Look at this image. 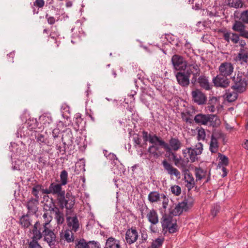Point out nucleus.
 <instances>
[{"instance_id":"obj_52","label":"nucleus","mask_w":248,"mask_h":248,"mask_svg":"<svg viewBox=\"0 0 248 248\" xmlns=\"http://www.w3.org/2000/svg\"><path fill=\"white\" fill-rule=\"evenodd\" d=\"M240 19L244 23L248 24V10L244 11L241 13Z\"/></svg>"},{"instance_id":"obj_15","label":"nucleus","mask_w":248,"mask_h":248,"mask_svg":"<svg viewBox=\"0 0 248 248\" xmlns=\"http://www.w3.org/2000/svg\"><path fill=\"white\" fill-rule=\"evenodd\" d=\"M227 77H223L220 74L217 75L213 78V83L216 87H220L226 88L229 86L230 80L227 78Z\"/></svg>"},{"instance_id":"obj_33","label":"nucleus","mask_w":248,"mask_h":248,"mask_svg":"<svg viewBox=\"0 0 248 248\" xmlns=\"http://www.w3.org/2000/svg\"><path fill=\"white\" fill-rule=\"evenodd\" d=\"M248 59V52L246 48H241L240 50L238 55L236 58L237 61L240 62L242 63L243 62H246Z\"/></svg>"},{"instance_id":"obj_63","label":"nucleus","mask_w":248,"mask_h":248,"mask_svg":"<svg viewBox=\"0 0 248 248\" xmlns=\"http://www.w3.org/2000/svg\"><path fill=\"white\" fill-rule=\"evenodd\" d=\"M134 142L138 145L140 144V140L138 136H136L134 138Z\"/></svg>"},{"instance_id":"obj_13","label":"nucleus","mask_w":248,"mask_h":248,"mask_svg":"<svg viewBox=\"0 0 248 248\" xmlns=\"http://www.w3.org/2000/svg\"><path fill=\"white\" fill-rule=\"evenodd\" d=\"M43 236L44 240L47 242L50 247L53 246L56 241V235L48 227L43 228Z\"/></svg>"},{"instance_id":"obj_25","label":"nucleus","mask_w":248,"mask_h":248,"mask_svg":"<svg viewBox=\"0 0 248 248\" xmlns=\"http://www.w3.org/2000/svg\"><path fill=\"white\" fill-rule=\"evenodd\" d=\"M184 175V179L186 183V186L189 189H190L193 188L195 185L194 179L192 175L187 170L185 171Z\"/></svg>"},{"instance_id":"obj_27","label":"nucleus","mask_w":248,"mask_h":248,"mask_svg":"<svg viewBox=\"0 0 248 248\" xmlns=\"http://www.w3.org/2000/svg\"><path fill=\"white\" fill-rule=\"evenodd\" d=\"M148 221L152 225H155L158 223V215L155 210L152 209L149 211L147 214Z\"/></svg>"},{"instance_id":"obj_21","label":"nucleus","mask_w":248,"mask_h":248,"mask_svg":"<svg viewBox=\"0 0 248 248\" xmlns=\"http://www.w3.org/2000/svg\"><path fill=\"white\" fill-rule=\"evenodd\" d=\"M176 77L178 83L182 86H187L189 84V76L182 72H178Z\"/></svg>"},{"instance_id":"obj_45","label":"nucleus","mask_w":248,"mask_h":248,"mask_svg":"<svg viewBox=\"0 0 248 248\" xmlns=\"http://www.w3.org/2000/svg\"><path fill=\"white\" fill-rule=\"evenodd\" d=\"M44 222L43 224V228L48 227V225L52 220V217L47 213H45L43 215Z\"/></svg>"},{"instance_id":"obj_47","label":"nucleus","mask_w":248,"mask_h":248,"mask_svg":"<svg viewBox=\"0 0 248 248\" xmlns=\"http://www.w3.org/2000/svg\"><path fill=\"white\" fill-rule=\"evenodd\" d=\"M170 233H172L175 232L178 230V226L177 225L176 220H174L170 226L166 227Z\"/></svg>"},{"instance_id":"obj_51","label":"nucleus","mask_w":248,"mask_h":248,"mask_svg":"<svg viewBox=\"0 0 248 248\" xmlns=\"http://www.w3.org/2000/svg\"><path fill=\"white\" fill-rule=\"evenodd\" d=\"M37 240H32L31 241L29 244L28 248H42L39 244Z\"/></svg>"},{"instance_id":"obj_24","label":"nucleus","mask_w":248,"mask_h":248,"mask_svg":"<svg viewBox=\"0 0 248 248\" xmlns=\"http://www.w3.org/2000/svg\"><path fill=\"white\" fill-rule=\"evenodd\" d=\"M142 137L145 142L149 141L150 143H155V141L158 140L160 138L155 134L152 135L146 131L142 132Z\"/></svg>"},{"instance_id":"obj_16","label":"nucleus","mask_w":248,"mask_h":248,"mask_svg":"<svg viewBox=\"0 0 248 248\" xmlns=\"http://www.w3.org/2000/svg\"><path fill=\"white\" fill-rule=\"evenodd\" d=\"M162 164L164 170H166L170 176L174 175L177 179L181 178L180 172L176 168L173 167L172 165L169 163L166 159L163 160Z\"/></svg>"},{"instance_id":"obj_55","label":"nucleus","mask_w":248,"mask_h":248,"mask_svg":"<svg viewBox=\"0 0 248 248\" xmlns=\"http://www.w3.org/2000/svg\"><path fill=\"white\" fill-rule=\"evenodd\" d=\"M148 239V234L146 231H143L141 233V238H140V243H143L146 242Z\"/></svg>"},{"instance_id":"obj_60","label":"nucleus","mask_w":248,"mask_h":248,"mask_svg":"<svg viewBox=\"0 0 248 248\" xmlns=\"http://www.w3.org/2000/svg\"><path fill=\"white\" fill-rule=\"evenodd\" d=\"M60 133L59 129H54L52 131V136L54 138H57L58 137Z\"/></svg>"},{"instance_id":"obj_39","label":"nucleus","mask_w":248,"mask_h":248,"mask_svg":"<svg viewBox=\"0 0 248 248\" xmlns=\"http://www.w3.org/2000/svg\"><path fill=\"white\" fill-rule=\"evenodd\" d=\"M218 149V143L217 140L211 138L209 149L213 153H216L217 152Z\"/></svg>"},{"instance_id":"obj_31","label":"nucleus","mask_w":248,"mask_h":248,"mask_svg":"<svg viewBox=\"0 0 248 248\" xmlns=\"http://www.w3.org/2000/svg\"><path fill=\"white\" fill-rule=\"evenodd\" d=\"M187 68V74L188 75L192 74L195 78L199 76L200 70L197 65L191 64L188 65Z\"/></svg>"},{"instance_id":"obj_1","label":"nucleus","mask_w":248,"mask_h":248,"mask_svg":"<svg viewBox=\"0 0 248 248\" xmlns=\"http://www.w3.org/2000/svg\"><path fill=\"white\" fill-rule=\"evenodd\" d=\"M248 79V69L246 75L238 72L232 78L233 85L232 88L235 91L239 93H242L245 91L247 86Z\"/></svg>"},{"instance_id":"obj_40","label":"nucleus","mask_w":248,"mask_h":248,"mask_svg":"<svg viewBox=\"0 0 248 248\" xmlns=\"http://www.w3.org/2000/svg\"><path fill=\"white\" fill-rule=\"evenodd\" d=\"M22 226L24 228H28L31 225V220L28 216H23L20 220Z\"/></svg>"},{"instance_id":"obj_32","label":"nucleus","mask_w":248,"mask_h":248,"mask_svg":"<svg viewBox=\"0 0 248 248\" xmlns=\"http://www.w3.org/2000/svg\"><path fill=\"white\" fill-rule=\"evenodd\" d=\"M108 248H121L120 241L113 237H109L106 242Z\"/></svg>"},{"instance_id":"obj_9","label":"nucleus","mask_w":248,"mask_h":248,"mask_svg":"<svg viewBox=\"0 0 248 248\" xmlns=\"http://www.w3.org/2000/svg\"><path fill=\"white\" fill-rule=\"evenodd\" d=\"M215 118V115L200 113L195 116L194 120L197 124L208 125L209 124H211L214 121Z\"/></svg>"},{"instance_id":"obj_26","label":"nucleus","mask_w":248,"mask_h":248,"mask_svg":"<svg viewBox=\"0 0 248 248\" xmlns=\"http://www.w3.org/2000/svg\"><path fill=\"white\" fill-rule=\"evenodd\" d=\"M38 200L34 199H31L27 204V207L29 212L31 214H35L37 211Z\"/></svg>"},{"instance_id":"obj_54","label":"nucleus","mask_w":248,"mask_h":248,"mask_svg":"<svg viewBox=\"0 0 248 248\" xmlns=\"http://www.w3.org/2000/svg\"><path fill=\"white\" fill-rule=\"evenodd\" d=\"M88 243V248H100V244L98 242L94 241H89Z\"/></svg>"},{"instance_id":"obj_46","label":"nucleus","mask_w":248,"mask_h":248,"mask_svg":"<svg viewBox=\"0 0 248 248\" xmlns=\"http://www.w3.org/2000/svg\"><path fill=\"white\" fill-rule=\"evenodd\" d=\"M43 189H45L43 188L42 185H36L34 186V187L32 188V193L36 198H39V196L38 195V192L39 191H41L42 192Z\"/></svg>"},{"instance_id":"obj_20","label":"nucleus","mask_w":248,"mask_h":248,"mask_svg":"<svg viewBox=\"0 0 248 248\" xmlns=\"http://www.w3.org/2000/svg\"><path fill=\"white\" fill-rule=\"evenodd\" d=\"M72 215H66V222L70 230L76 232L79 227V223L76 215L71 217Z\"/></svg>"},{"instance_id":"obj_8","label":"nucleus","mask_w":248,"mask_h":248,"mask_svg":"<svg viewBox=\"0 0 248 248\" xmlns=\"http://www.w3.org/2000/svg\"><path fill=\"white\" fill-rule=\"evenodd\" d=\"M148 200L151 203L158 202L162 201V207L166 209L168 205L169 202L168 198L163 193H159L154 191L149 193L148 196Z\"/></svg>"},{"instance_id":"obj_10","label":"nucleus","mask_w":248,"mask_h":248,"mask_svg":"<svg viewBox=\"0 0 248 248\" xmlns=\"http://www.w3.org/2000/svg\"><path fill=\"white\" fill-rule=\"evenodd\" d=\"M139 233L135 227L128 229L125 233V241L128 245L136 242L139 238Z\"/></svg>"},{"instance_id":"obj_29","label":"nucleus","mask_w":248,"mask_h":248,"mask_svg":"<svg viewBox=\"0 0 248 248\" xmlns=\"http://www.w3.org/2000/svg\"><path fill=\"white\" fill-rule=\"evenodd\" d=\"M172 157V160L174 165L178 167H184L186 166L185 160L180 156H178L175 153H171L170 154Z\"/></svg>"},{"instance_id":"obj_58","label":"nucleus","mask_w":248,"mask_h":248,"mask_svg":"<svg viewBox=\"0 0 248 248\" xmlns=\"http://www.w3.org/2000/svg\"><path fill=\"white\" fill-rule=\"evenodd\" d=\"M37 141L39 142L40 143H44L45 142V138L44 135L42 134H38L36 137Z\"/></svg>"},{"instance_id":"obj_34","label":"nucleus","mask_w":248,"mask_h":248,"mask_svg":"<svg viewBox=\"0 0 248 248\" xmlns=\"http://www.w3.org/2000/svg\"><path fill=\"white\" fill-rule=\"evenodd\" d=\"M194 172L196 176V181L201 180L206 176L207 174V171L201 168H195L194 169Z\"/></svg>"},{"instance_id":"obj_22","label":"nucleus","mask_w":248,"mask_h":248,"mask_svg":"<svg viewBox=\"0 0 248 248\" xmlns=\"http://www.w3.org/2000/svg\"><path fill=\"white\" fill-rule=\"evenodd\" d=\"M50 211H53L55 213V219L58 224H62L64 221V216L62 212H61L59 209L57 207H50L49 208Z\"/></svg>"},{"instance_id":"obj_7","label":"nucleus","mask_w":248,"mask_h":248,"mask_svg":"<svg viewBox=\"0 0 248 248\" xmlns=\"http://www.w3.org/2000/svg\"><path fill=\"white\" fill-rule=\"evenodd\" d=\"M62 185L60 184L56 183H52L50 185L48 188L42 190V194H51L53 195H57V199L59 200L60 198L63 197L65 195L64 190L62 189Z\"/></svg>"},{"instance_id":"obj_53","label":"nucleus","mask_w":248,"mask_h":248,"mask_svg":"<svg viewBox=\"0 0 248 248\" xmlns=\"http://www.w3.org/2000/svg\"><path fill=\"white\" fill-rule=\"evenodd\" d=\"M45 5V1L44 0H35L33 3V6L36 7L38 8H42Z\"/></svg>"},{"instance_id":"obj_17","label":"nucleus","mask_w":248,"mask_h":248,"mask_svg":"<svg viewBox=\"0 0 248 248\" xmlns=\"http://www.w3.org/2000/svg\"><path fill=\"white\" fill-rule=\"evenodd\" d=\"M232 29L239 32L240 36L248 39V31L246 30V26L242 22L235 21L232 27Z\"/></svg>"},{"instance_id":"obj_50","label":"nucleus","mask_w":248,"mask_h":248,"mask_svg":"<svg viewBox=\"0 0 248 248\" xmlns=\"http://www.w3.org/2000/svg\"><path fill=\"white\" fill-rule=\"evenodd\" d=\"M88 243H87L84 239L80 240L76 244V248H88Z\"/></svg>"},{"instance_id":"obj_41","label":"nucleus","mask_w":248,"mask_h":248,"mask_svg":"<svg viewBox=\"0 0 248 248\" xmlns=\"http://www.w3.org/2000/svg\"><path fill=\"white\" fill-rule=\"evenodd\" d=\"M164 241V238L163 237H159L155 240L152 243V248H159L160 247Z\"/></svg>"},{"instance_id":"obj_42","label":"nucleus","mask_w":248,"mask_h":248,"mask_svg":"<svg viewBox=\"0 0 248 248\" xmlns=\"http://www.w3.org/2000/svg\"><path fill=\"white\" fill-rule=\"evenodd\" d=\"M218 158L219 159V165L227 166L229 164L228 158L225 155H222L220 153L218 154Z\"/></svg>"},{"instance_id":"obj_48","label":"nucleus","mask_w":248,"mask_h":248,"mask_svg":"<svg viewBox=\"0 0 248 248\" xmlns=\"http://www.w3.org/2000/svg\"><path fill=\"white\" fill-rule=\"evenodd\" d=\"M223 134L220 130H217L213 133L211 139H214L217 140L218 139L223 138Z\"/></svg>"},{"instance_id":"obj_56","label":"nucleus","mask_w":248,"mask_h":248,"mask_svg":"<svg viewBox=\"0 0 248 248\" xmlns=\"http://www.w3.org/2000/svg\"><path fill=\"white\" fill-rule=\"evenodd\" d=\"M53 206L56 207L55 204L52 202V200H51V201L47 202L46 203H45V204L44 205V209L46 210L50 211V210H49V208L50 207H53Z\"/></svg>"},{"instance_id":"obj_23","label":"nucleus","mask_w":248,"mask_h":248,"mask_svg":"<svg viewBox=\"0 0 248 248\" xmlns=\"http://www.w3.org/2000/svg\"><path fill=\"white\" fill-rule=\"evenodd\" d=\"M240 34L238 35L235 33H231L226 32L223 34V38L227 42L231 40L234 44H237L239 41Z\"/></svg>"},{"instance_id":"obj_28","label":"nucleus","mask_w":248,"mask_h":248,"mask_svg":"<svg viewBox=\"0 0 248 248\" xmlns=\"http://www.w3.org/2000/svg\"><path fill=\"white\" fill-rule=\"evenodd\" d=\"M198 82L200 86L206 90H210L212 89V85L210 84L207 78L204 76H200L198 78Z\"/></svg>"},{"instance_id":"obj_11","label":"nucleus","mask_w":248,"mask_h":248,"mask_svg":"<svg viewBox=\"0 0 248 248\" xmlns=\"http://www.w3.org/2000/svg\"><path fill=\"white\" fill-rule=\"evenodd\" d=\"M174 68L176 70H183L186 67V62L184 58L178 55H174L171 58Z\"/></svg>"},{"instance_id":"obj_64","label":"nucleus","mask_w":248,"mask_h":248,"mask_svg":"<svg viewBox=\"0 0 248 248\" xmlns=\"http://www.w3.org/2000/svg\"><path fill=\"white\" fill-rule=\"evenodd\" d=\"M222 170L223 171V174H222V176L223 177H224L226 176L227 174L226 169L225 167H223L222 168Z\"/></svg>"},{"instance_id":"obj_61","label":"nucleus","mask_w":248,"mask_h":248,"mask_svg":"<svg viewBox=\"0 0 248 248\" xmlns=\"http://www.w3.org/2000/svg\"><path fill=\"white\" fill-rule=\"evenodd\" d=\"M239 46H241L242 48H245L244 47L246 45V43L244 40H240L239 41Z\"/></svg>"},{"instance_id":"obj_2","label":"nucleus","mask_w":248,"mask_h":248,"mask_svg":"<svg viewBox=\"0 0 248 248\" xmlns=\"http://www.w3.org/2000/svg\"><path fill=\"white\" fill-rule=\"evenodd\" d=\"M203 150V145L198 142L194 146L187 147L182 150V153L186 159L189 158L190 162H194L198 160V155H201Z\"/></svg>"},{"instance_id":"obj_44","label":"nucleus","mask_w":248,"mask_h":248,"mask_svg":"<svg viewBox=\"0 0 248 248\" xmlns=\"http://www.w3.org/2000/svg\"><path fill=\"white\" fill-rule=\"evenodd\" d=\"M237 93L235 92H227L226 93V98L229 102H233L237 98Z\"/></svg>"},{"instance_id":"obj_14","label":"nucleus","mask_w":248,"mask_h":248,"mask_svg":"<svg viewBox=\"0 0 248 248\" xmlns=\"http://www.w3.org/2000/svg\"><path fill=\"white\" fill-rule=\"evenodd\" d=\"M41 224L38 221L36 222L30 229L29 237L32 240H40L43 237V232H41Z\"/></svg>"},{"instance_id":"obj_30","label":"nucleus","mask_w":248,"mask_h":248,"mask_svg":"<svg viewBox=\"0 0 248 248\" xmlns=\"http://www.w3.org/2000/svg\"><path fill=\"white\" fill-rule=\"evenodd\" d=\"M218 104V101L216 97H211L208 102L207 109L210 112H214L216 109V106Z\"/></svg>"},{"instance_id":"obj_49","label":"nucleus","mask_w":248,"mask_h":248,"mask_svg":"<svg viewBox=\"0 0 248 248\" xmlns=\"http://www.w3.org/2000/svg\"><path fill=\"white\" fill-rule=\"evenodd\" d=\"M171 191L175 196H179L181 193V188L178 186H173L170 187Z\"/></svg>"},{"instance_id":"obj_36","label":"nucleus","mask_w":248,"mask_h":248,"mask_svg":"<svg viewBox=\"0 0 248 248\" xmlns=\"http://www.w3.org/2000/svg\"><path fill=\"white\" fill-rule=\"evenodd\" d=\"M73 231L68 229L64 231L63 234L61 236L62 239H65L68 243L72 242L74 240Z\"/></svg>"},{"instance_id":"obj_3","label":"nucleus","mask_w":248,"mask_h":248,"mask_svg":"<svg viewBox=\"0 0 248 248\" xmlns=\"http://www.w3.org/2000/svg\"><path fill=\"white\" fill-rule=\"evenodd\" d=\"M147 151L149 153L150 157L154 158H157L162 155V152L160 151V148H163L165 151L166 149H169L168 143L166 142L161 137L159 138L157 141L155 143H152Z\"/></svg>"},{"instance_id":"obj_5","label":"nucleus","mask_w":248,"mask_h":248,"mask_svg":"<svg viewBox=\"0 0 248 248\" xmlns=\"http://www.w3.org/2000/svg\"><path fill=\"white\" fill-rule=\"evenodd\" d=\"M193 198L188 196L186 197L184 200L180 202H179L172 211V214L174 216H178L181 215L183 212L187 211L190 208L194 203Z\"/></svg>"},{"instance_id":"obj_59","label":"nucleus","mask_w":248,"mask_h":248,"mask_svg":"<svg viewBox=\"0 0 248 248\" xmlns=\"http://www.w3.org/2000/svg\"><path fill=\"white\" fill-rule=\"evenodd\" d=\"M220 209V207L218 205H216L214 207V208L212 210L211 214L213 217H215L216 215L217 214L218 212Z\"/></svg>"},{"instance_id":"obj_62","label":"nucleus","mask_w":248,"mask_h":248,"mask_svg":"<svg viewBox=\"0 0 248 248\" xmlns=\"http://www.w3.org/2000/svg\"><path fill=\"white\" fill-rule=\"evenodd\" d=\"M150 230L153 232H157V228L155 226V225L151 224L150 227Z\"/></svg>"},{"instance_id":"obj_12","label":"nucleus","mask_w":248,"mask_h":248,"mask_svg":"<svg viewBox=\"0 0 248 248\" xmlns=\"http://www.w3.org/2000/svg\"><path fill=\"white\" fill-rule=\"evenodd\" d=\"M233 69L232 64L229 62H223L218 67L219 74L223 77L231 76L233 72Z\"/></svg>"},{"instance_id":"obj_37","label":"nucleus","mask_w":248,"mask_h":248,"mask_svg":"<svg viewBox=\"0 0 248 248\" xmlns=\"http://www.w3.org/2000/svg\"><path fill=\"white\" fill-rule=\"evenodd\" d=\"M176 219H174L173 218V217L171 216H165L163 217V220L162 222V226L163 229L165 228L166 227H168L170 225L171 223H172L174 220Z\"/></svg>"},{"instance_id":"obj_6","label":"nucleus","mask_w":248,"mask_h":248,"mask_svg":"<svg viewBox=\"0 0 248 248\" xmlns=\"http://www.w3.org/2000/svg\"><path fill=\"white\" fill-rule=\"evenodd\" d=\"M61 206L63 207L64 206L66 209L65 213L66 215H73V207L75 204V197L69 193H67L66 194V199L65 196L60 198L58 200Z\"/></svg>"},{"instance_id":"obj_18","label":"nucleus","mask_w":248,"mask_h":248,"mask_svg":"<svg viewBox=\"0 0 248 248\" xmlns=\"http://www.w3.org/2000/svg\"><path fill=\"white\" fill-rule=\"evenodd\" d=\"M169 149H166V152L170 154L173 153L172 151H177L179 150L182 146V143L176 138H171L169 140V143H168Z\"/></svg>"},{"instance_id":"obj_35","label":"nucleus","mask_w":248,"mask_h":248,"mask_svg":"<svg viewBox=\"0 0 248 248\" xmlns=\"http://www.w3.org/2000/svg\"><path fill=\"white\" fill-rule=\"evenodd\" d=\"M225 3L231 7L235 8H242L243 2L241 0H225Z\"/></svg>"},{"instance_id":"obj_4","label":"nucleus","mask_w":248,"mask_h":248,"mask_svg":"<svg viewBox=\"0 0 248 248\" xmlns=\"http://www.w3.org/2000/svg\"><path fill=\"white\" fill-rule=\"evenodd\" d=\"M147 151L149 153L150 157L154 158H157L162 155V152L160 151V148H163L165 151L166 149H169L168 143L166 142L161 137L159 138L157 141L155 143H152Z\"/></svg>"},{"instance_id":"obj_38","label":"nucleus","mask_w":248,"mask_h":248,"mask_svg":"<svg viewBox=\"0 0 248 248\" xmlns=\"http://www.w3.org/2000/svg\"><path fill=\"white\" fill-rule=\"evenodd\" d=\"M196 130L197 133V138L198 141L204 140L206 137V133L204 129L202 127H197Z\"/></svg>"},{"instance_id":"obj_57","label":"nucleus","mask_w":248,"mask_h":248,"mask_svg":"<svg viewBox=\"0 0 248 248\" xmlns=\"http://www.w3.org/2000/svg\"><path fill=\"white\" fill-rule=\"evenodd\" d=\"M46 17L47 19V22L50 25L54 24L56 21L55 18L53 16H48L47 14L46 16Z\"/></svg>"},{"instance_id":"obj_43","label":"nucleus","mask_w":248,"mask_h":248,"mask_svg":"<svg viewBox=\"0 0 248 248\" xmlns=\"http://www.w3.org/2000/svg\"><path fill=\"white\" fill-rule=\"evenodd\" d=\"M61 183L62 186H65L67 184L68 173L65 170H63L60 175Z\"/></svg>"},{"instance_id":"obj_19","label":"nucleus","mask_w":248,"mask_h":248,"mask_svg":"<svg viewBox=\"0 0 248 248\" xmlns=\"http://www.w3.org/2000/svg\"><path fill=\"white\" fill-rule=\"evenodd\" d=\"M193 100L198 105L205 104L207 100L205 95L199 90H196L191 93Z\"/></svg>"}]
</instances>
